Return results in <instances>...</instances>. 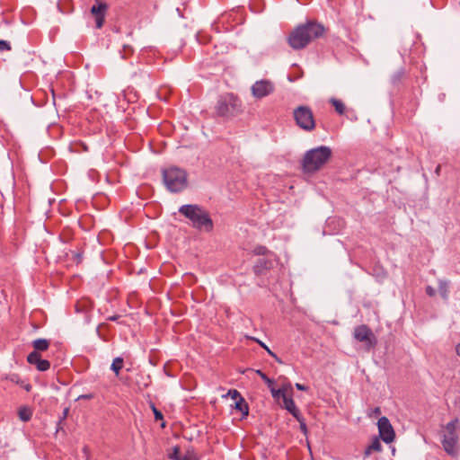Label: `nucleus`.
Returning a JSON list of instances; mask_svg holds the SVG:
<instances>
[{
	"label": "nucleus",
	"instance_id": "c85d7f7f",
	"mask_svg": "<svg viewBox=\"0 0 460 460\" xmlns=\"http://www.w3.org/2000/svg\"><path fill=\"white\" fill-rule=\"evenodd\" d=\"M69 412V408H65L62 413V416L59 418V425L63 423V421L66 419Z\"/></svg>",
	"mask_w": 460,
	"mask_h": 460
},
{
	"label": "nucleus",
	"instance_id": "0eeeda50",
	"mask_svg": "<svg viewBox=\"0 0 460 460\" xmlns=\"http://www.w3.org/2000/svg\"><path fill=\"white\" fill-rule=\"evenodd\" d=\"M296 125L305 131H313L315 128V119L312 110L308 106H298L293 111Z\"/></svg>",
	"mask_w": 460,
	"mask_h": 460
},
{
	"label": "nucleus",
	"instance_id": "473e14b6",
	"mask_svg": "<svg viewBox=\"0 0 460 460\" xmlns=\"http://www.w3.org/2000/svg\"><path fill=\"white\" fill-rule=\"evenodd\" d=\"M441 165L438 164L435 169V173L438 176L440 174Z\"/></svg>",
	"mask_w": 460,
	"mask_h": 460
},
{
	"label": "nucleus",
	"instance_id": "5701e85b",
	"mask_svg": "<svg viewBox=\"0 0 460 460\" xmlns=\"http://www.w3.org/2000/svg\"><path fill=\"white\" fill-rule=\"evenodd\" d=\"M150 406H151L152 411L155 415V420H164L163 413L155 407V405L154 403H151Z\"/></svg>",
	"mask_w": 460,
	"mask_h": 460
},
{
	"label": "nucleus",
	"instance_id": "aec40b11",
	"mask_svg": "<svg viewBox=\"0 0 460 460\" xmlns=\"http://www.w3.org/2000/svg\"><path fill=\"white\" fill-rule=\"evenodd\" d=\"M18 416L22 421H29L31 419L32 412L27 407H22L18 411Z\"/></svg>",
	"mask_w": 460,
	"mask_h": 460
},
{
	"label": "nucleus",
	"instance_id": "412c9836",
	"mask_svg": "<svg viewBox=\"0 0 460 460\" xmlns=\"http://www.w3.org/2000/svg\"><path fill=\"white\" fill-rule=\"evenodd\" d=\"M270 390V393H271V395L272 397L275 399V400H279L280 398L282 400H284L285 397L288 396L289 394H285V390L284 389H276L274 387V385H271L270 387H269Z\"/></svg>",
	"mask_w": 460,
	"mask_h": 460
},
{
	"label": "nucleus",
	"instance_id": "b1692460",
	"mask_svg": "<svg viewBox=\"0 0 460 460\" xmlns=\"http://www.w3.org/2000/svg\"><path fill=\"white\" fill-rule=\"evenodd\" d=\"M263 349H265V350L271 356L273 357L278 362L281 363V360L277 357V355L275 353H273L263 342L258 341V340H255Z\"/></svg>",
	"mask_w": 460,
	"mask_h": 460
},
{
	"label": "nucleus",
	"instance_id": "c756f323",
	"mask_svg": "<svg viewBox=\"0 0 460 460\" xmlns=\"http://www.w3.org/2000/svg\"><path fill=\"white\" fill-rule=\"evenodd\" d=\"M426 293H427V295H428V296H434L436 295V290H435V288H433L432 287L428 286V287L426 288Z\"/></svg>",
	"mask_w": 460,
	"mask_h": 460
},
{
	"label": "nucleus",
	"instance_id": "7ed1b4c3",
	"mask_svg": "<svg viewBox=\"0 0 460 460\" xmlns=\"http://www.w3.org/2000/svg\"><path fill=\"white\" fill-rule=\"evenodd\" d=\"M216 116L230 119L243 112L242 101L233 93L220 95L214 107Z\"/></svg>",
	"mask_w": 460,
	"mask_h": 460
},
{
	"label": "nucleus",
	"instance_id": "4468645a",
	"mask_svg": "<svg viewBox=\"0 0 460 460\" xmlns=\"http://www.w3.org/2000/svg\"><path fill=\"white\" fill-rule=\"evenodd\" d=\"M282 407L290 412L294 418L299 419V415L301 414L300 411L296 408L295 402L290 395L284 398Z\"/></svg>",
	"mask_w": 460,
	"mask_h": 460
},
{
	"label": "nucleus",
	"instance_id": "a211bd4d",
	"mask_svg": "<svg viewBox=\"0 0 460 460\" xmlns=\"http://www.w3.org/2000/svg\"><path fill=\"white\" fill-rule=\"evenodd\" d=\"M330 102L332 103V105L334 107L335 109V111L340 114V115H343L345 113V111H346V106L345 104L343 103L342 101L339 100V99H336V98H332L330 100Z\"/></svg>",
	"mask_w": 460,
	"mask_h": 460
},
{
	"label": "nucleus",
	"instance_id": "7c9ffc66",
	"mask_svg": "<svg viewBox=\"0 0 460 460\" xmlns=\"http://www.w3.org/2000/svg\"><path fill=\"white\" fill-rule=\"evenodd\" d=\"M380 414H381L380 407H376L372 410V412L369 414V416L378 417Z\"/></svg>",
	"mask_w": 460,
	"mask_h": 460
},
{
	"label": "nucleus",
	"instance_id": "6ab92c4d",
	"mask_svg": "<svg viewBox=\"0 0 460 460\" xmlns=\"http://www.w3.org/2000/svg\"><path fill=\"white\" fill-rule=\"evenodd\" d=\"M124 360L120 357H117L113 359L111 369L118 376L119 375L120 370L123 368Z\"/></svg>",
	"mask_w": 460,
	"mask_h": 460
},
{
	"label": "nucleus",
	"instance_id": "cd10ccee",
	"mask_svg": "<svg viewBox=\"0 0 460 460\" xmlns=\"http://www.w3.org/2000/svg\"><path fill=\"white\" fill-rule=\"evenodd\" d=\"M280 389H284L285 390V394H289L290 396H292V393H293V388H292V385L291 384H284Z\"/></svg>",
	"mask_w": 460,
	"mask_h": 460
},
{
	"label": "nucleus",
	"instance_id": "f8f14e48",
	"mask_svg": "<svg viewBox=\"0 0 460 460\" xmlns=\"http://www.w3.org/2000/svg\"><path fill=\"white\" fill-rule=\"evenodd\" d=\"M27 361L31 365H34L39 371H47L50 367V363L47 359H42L40 353L31 352L27 356Z\"/></svg>",
	"mask_w": 460,
	"mask_h": 460
},
{
	"label": "nucleus",
	"instance_id": "20e7f679",
	"mask_svg": "<svg viewBox=\"0 0 460 460\" xmlns=\"http://www.w3.org/2000/svg\"><path fill=\"white\" fill-rule=\"evenodd\" d=\"M332 149L321 146L308 150L303 158L302 165L305 172H314L320 170L331 158Z\"/></svg>",
	"mask_w": 460,
	"mask_h": 460
},
{
	"label": "nucleus",
	"instance_id": "423d86ee",
	"mask_svg": "<svg viewBox=\"0 0 460 460\" xmlns=\"http://www.w3.org/2000/svg\"><path fill=\"white\" fill-rule=\"evenodd\" d=\"M459 424L458 419L448 422L444 429L442 445L445 451L450 456H456L458 452L457 444L459 432L457 430Z\"/></svg>",
	"mask_w": 460,
	"mask_h": 460
},
{
	"label": "nucleus",
	"instance_id": "ddd939ff",
	"mask_svg": "<svg viewBox=\"0 0 460 460\" xmlns=\"http://www.w3.org/2000/svg\"><path fill=\"white\" fill-rule=\"evenodd\" d=\"M4 379L20 385L27 392H30L32 388L31 385L21 378V376L18 374L12 373L5 376Z\"/></svg>",
	"mask_w": 460,
	"mask_h": 460
},
{
	"label": "nucleus",
	"instance_id": "dca6fc26",
	"mask_svg": "<svg viewBox=\"0 0 460 460\" xmlns=\"http://www.w3.org/2000/svg\"><path fill=\"white\" fill-rule=\"evenodd\" d=\"M382 445L377 438H375L370 445L364 451V458L368 457L372 452H380Z\"/></svg>",
	"mask_w": 460,
	"mask_h": 460
},
{
	"label": "nucleus",
	"instance_id": "e433bc0d",
	"mask_svg": "<svg viewBox=\"0 0 460 460\" xmlns=\"http://www.w3.org/2000/svg\"><path fill=\"white\" fill-rule=\"evenodd\" d=\"M265 251V248L264 247H260L259 248V251H258V253H263Z\"/></svg>",
	"mask_w": 460,
	"mask_h": 460
},
{
	"label": "nucleus",
	"instance_id": "2eb2a0df",
	"mask_svg": "<svg viewBox=\"0 0 460 460\" xmlns=\"http://www.w3.org/2000/svg\"><path fill=\"white\" fill-rule=\"evenodd\" d=\"M50 341L47 339H37L32 341V347L34 350L32 352H42L48 350L49 348Z\"/></svg>",
	"mask_w": 460,
	"mask_h": 460
},
{
	"label": "nucleus",
	"instance_id": "39448f33",
	"mask_svg": "<svg viewBox=\"0 0 460 460\" xmlns=\"http://www.w3.org/2000/svg\"><path fill=\"white\" fill-rule=\"evenodd\" d=\"M163 181L171 192H181L188 185L187 172L181 168L172 166L163 170Z\"/></svg>",
	"mask_w": 460,
	"mask_h": 460
},
{
	"label": "nucleus",
	"instance_id": "bb28decb",
	"mask_svg": "<svg viewBox=\"0 0 460 460\" xmlns=\"http://www.w3.org/2000/svg\"><path fill=\"white\" fill-rule=\"evenodd\" d=\"M10 49H11L10 43L6 40H0V51H5V50H10Z\"/></svg>",
	"mask_w": 460,
	"mask_h": 460
},
{
	"label": "nucleus",
	"instance_id": "4c0bfd02",
	"mask_svg": "<svg viewBox=\"0 0 460 460\" xmlns=\"http://www.w3.org/2000/svg\"><path fill=\"white\" fill-rule=\"evenodd\" d=\"M161 427L164 428L165 427V422H162Z\"/></svg>",
	"mask_w": 460,
	"mask_h": 460
},
{
	"label": "nucleus",
	"instance_id": "9d476101",
	"mask_svg": "<svg viewBox=\"0 0 460 460\" xmlns=\"http://www.w3.org/2000/svg\"><path fill=\"white\" fill-rule=\"evenodd\" d=\"M107 10L108 4L99 0L92 6L91 13L95 19L96 28L101 29L103 26Z\"/></svg>",
	"mask_w": 460,
	"mask_h": 460
},
{
	"label": "nucleus",
	"instance_id": "f257e3e1",
	"mask_svg": "<svg viewBox=\"0 0 460 460\" xmlns=\"http://www.w3.org/2000/svg\"><path fill=\"white\" fill-rule=\"evenodd\" d=\"M326 29L315 21L297 25L288 35V43L295 50L305 49L312 41L323 36Z\"/></svg>",
	"mask_w": 460,
	"mask_h": 460
},
{
	"label": "nucleus",
	"instance_id": "9b49d317",
	"mask_svg": "<svg viewBox=\"0 0 460 460\" xmlns=\"http://www.w3.org/2000/svg\"><path fill=\"white\" fill-rule=\"evenodd\" d=\"M354 337L358 341L366 342L370 347L376 344V337L370 328L365 324L359 325L355 329Z\"/></svg>",
	"mask_w": 460,
	"mask_h": 460
},
{
	"label": "nucleus",
	"instance_id": "6e6552de",
	"mask_svg": "<svg viewBox=\"0 0 460 460\" xmlns=\"http://www.w3.org/2000/svg\"><path fill=\"white\" fill-rule=\"evenodd\" d=\"M274 89V84L270 80H260L252 84L251 91L255 98L261 99L272 93Z\"/></svg>",
	"mask_w": 460,
	"mask_h": 460
},
{
	"label": "nucleus",
	"instance_id": "4be33fe9",
	"mask_svg": "<svg viewBox=\"0 0 460 460\" xmlns=\"http://www.w3.org/2000/svg\"><path fill=\"white\" fill-rule=\"evenodd\" d=\"M256 373L261 376V378L265 382L268 387H270L274 385V381L267 376L265 373L261 370H257Z\"/></svg>",
	"mask_w": 460,
	"mask_h": 460
},
{
	"label": "nucleus",
	"instance_id": "f704fd0d",
	"mask_svg": "<svg viewBox=\"0 0 460 460\" xmlns=\"http://www.w3.org/2000/svg\"><path fill=\"white\" fill-rule=\"evenodd\" d=\"M456 352L458 356H460V343L456 345Z\"/></svg>",
	"mask_w": 460,
	"mask_h": 460
},
{
	"label": "nucleus",
	"instance_id": "72a5a7b5",
	"mask_svg": "<svg viewBox=\"0 0 460 460\" xmlns=\"http://www.w3.org/2000/svg\"><path fill=\"white\" fill-rule=\"evenodd\" d=\"M110 321H117L119 319V315H112L108 318Z\"/></svg>",
	"mask_w": 460,
	"mask_h": 460
},
{
	"label": "nucleus",
	"instance_id": "393cba45",
	"mask_svg": "<svg viewBox=\"0 0 460 460\" xmlns=\"http://www.w3.org/2000/svg\"><path fill=\"white\" fill-rule=\"evenodd\" d=\"M227 395L234 401H237L240 397H243L241 394L235 389H230L227 393Z\"/></svg>",
	"mask_w": 460,
	"mask_h": 460
},
{
	"label": "nucleus",
	"instance_id": "f3484780",
	"mask_svg": "<svg viewBox=\"0 0 460 460\" xmlns=\"http://www.w3.org/2000/svg\"><path fill=\"white\" fill-rule=\"evenodd\" d=\"M234 408L240 411L243 416H247L249 413V407L243 397H240L239 400L235 401Z\"/></svg>",
	"mask_w": 460,
	"mask_h": 460
},
{
	"label": "nucleus",
	"instance_id": "2f4dec72",
	"mask_svg": "<svg viewBox=\"0 0 460 460\" xmlns=\"http://www.w3.org/2000/svg\"><path fill=\"white\" fill-rule=\"evenodd\" d=\"M296 387L300 390V391H307V386L302 385V384H299V383H296Z\"/></svg>",
	"mask_w": 460,
	"mask_h": 460
},
{
	"label": "nucleus",
	"instance_id": "a878e982",
	"mask_svg": "<svg viewBox=\"0 0 460 460\" xmlns=\"http://www.w3.org/2000/svg\"><path fill=\"white\" fill-rule=\"evenodd\" d=\"M296 420L299 422L301 430L304 433H306L307 428H306V424L305 422V420H304L302 414L299 415V419H296Z\"/></svg>",
	"mask_w": 460,
	"mask_h": 460
},
{
	"label": "nucleus",
	"instance_id": "f03ea898",
	"mask_svg": "<svg viewBox=\"0 0 460 460\" xmlns=\"http://www.w3.org/2000/svg\"><path fill=\"white\" fill-rule=\"evenodd\" d=\"M179 212L190 221L194 228L199 231L211 232L214 228L209 213L199 205H182L180 207Z\"/></svg>",
	"mask_w": 460,
	"mask_h": 460
},
{
	"label": "nucleus",
	"instance_id": "c9c22d12",
	"mask_svg": "<svg viewBox=\"0 0 460 460\" xmlns=\"http://www.w3.org/2000/svg\"><path fill=\"white\" fill-rule=\"evenodd\" d=\"M63 429V426L62 424L59 425V421L58 422V425H57V432L59 430V429Z\"/></svg>",
	"mask_w": 460,
	"mask_h": 460
},
{
	"label": "nucleus",
	"instance_id": "1a4fd4ad",
	"mask_svg": "<svg viewBox=\"0 0 460 460\" xmlns=\"http://www.w3.org/2000/svg\"><path fill=\"white\" fill-rule=\"evenodd\" d=\"M379 436L384 442L389 444L394 441V430L386 417H381L377 421Z\"/></svg>",
	"mask_w": 460,
	"mask_h": 460
}]
</instances>
